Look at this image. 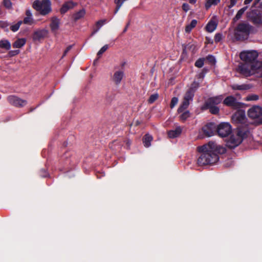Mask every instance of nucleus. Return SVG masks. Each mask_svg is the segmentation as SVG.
Masks as SVG:
<instances>
[{"instance_id": "nucleus-1", "label": "nucleus", "mask_w": 262, "mask_h": 262, "mask_svg": "<svg viewBox=\"0 0 262 262\" xmlns=\"http://www.w3.org/2000/svg\"><path fill=\"white\" fill-rule=\"evenodd\" d=\"M198 151L200 156L198 159V164L200 166L212 165L219 160V154L225 152V149L218 145L215 142L210 141L208 144L199 146Z\"/></svg>"}, {"instance_id": "nucleus-2", "label": "nucleus", "mask_w": 262, "mask_h": 262, "mask_svg": "<svg viewBox=\"0 0 262 262\" xmlns=\"http://www.w3.org/2000/svg\"><path fill=\"white\" fill-rule=\"evenodd\" d=\"M253 27L248 23H242L237 25L234 30V36L237 41L247 39Z\"/></svg>"}, {"instance_id": "nucleus-3", "label": "nucleus", "mask_w": 262, "mask_h": 262, "mask_svg": "<svg viewBox=\"0 0 262 262\" xmlns=\"http://www.w3.org/2000/svg\"><path fill=\"white\" fill-rule=\"evenodd\" d=\"M33 7L43 16L48 14L52 11L51 2L50 0H36L33 4Z\"/></svg>"}, {"instance_id": "nucleus-4", "label": "nucleus", "mask_w": 262, "mask_h": 262, "mask_svg": "<svg viewBox=\"0 0 262 262\" xmlns=\"http://www.w3.org/2000/svg\"><path fill=\"white\" fill-rule=\"evenodd\" d=\"M232 132L231 125L227 122H222L217 125V133L222 138L228 136Z\"/></svg>"}, {"instance_id": "nucleus-5", "label": "nucleus", "mask_w": 262, "mask_h": 262, "mask_svg": "<svg viewBox=\"0 0 262 262\" xmlns=\"http://www.w3.org/2000/svg\"><path fill=\"white\" fill-rule=\"evenodd\" d=\"M223 104L233 110H237L242 107V103L238 102L236 98L233 96H229L225 98Z\"/></svg>"}, {"instance_id": "nucleus-6", "label": "nucleus", "mask_w": 262, "mask_h": 262, "mask_svg": "<svg viewBox=\"0 0 262 262\" xmlns=\"http://www.w3.org/2000/svg\"><path fill=\"white\" fill-rule=\"evenodd\" d=\"M258 53L256 51L243 52L240 54L241 59L247 63H253L257 59Z\"/></svg>"}, {"instance_id": "nucleus-7", "label": "nucleus", "mask_w": 262, "mask_h": 262, "mask_svg": "<svg viewBox=\"0 0 262 262\" xmlns=\"http://www.w3.org/2000/svg\"><path fill=\"white\" fill-rule=\"evenodd\" d=\"M7 100L10 104L17 107H22L27 104V100L20 99L14 95L8 96Z\"/></svg>"}, {"instance_id": "nucleus-8", "label": "nucleus", "mask_w": 262, "mask_h": 262, "mask_svg": "<svg viewBox=\"0 0 262 262\" xmlns=\"http://www.w3.org/2000/svg\"><path fill=\"white\" fill-rule=\"evenodd\" d=\"M217 125L214 122H209L203 127V131L205 135L211 137L217 133Z\"/></svg>"}, {"instance_id": "nucleus-9", "label": "nucleus", "mask_w": 262, "mask_h": 262, "mask_svg": "<svg viewBox=\"0 0 262 262\" xmlns=\"http://www.w3.org/2000/svg\"><path fill=\"white\" fill-rule=\"evenodd\" d=\"M248 115L252 119L259 118L262 115V107L259 106H253L249 110Z\"/></svg>"}, {"instance_id": "nucleus-10", "label": "nucleus", "mask_w": 262, "mask_h": 262, "mask_svg": "<svg viewBox=\"0 0 262 262\" xmlns=\"http://www.w3.org/2000/svg\"><path fill=\"white\" fill-rule=\"evenodd\" d=\"M250 17L254 24L256 25H262V14L258 10L252 11Z\"/></svg>"}, {"instance_id": "nucleus-11", "label": "nucleus", "mask_w": 262, "mask_h": 262, "mask_svg": "<svg viewBox=\"0 0 262 262\" xmlns=\"http://www.w3.org/2000/svg\"><path fill=\"white\" fill-rule=\"evenodd\" d=\"M245 112L242 110L237 111L232 116V122L235 123H242L245 119Z\"/></svg>"}, {"instance_id": "nucleus-12", "label": "nucleus", "mask_w": 262, "mask_h": 262, "mask_svg": "<svg viewBox=\"0 0 262 262\" xmlns=\"http://www.w3.org/2000/svg\"><path fill=\"white\" fill-rule=\"evenodd\" d=\"M77 5V3L72 1L65 2L60 9V12L61 14H65L68 10L74 8Z\"/></svg>"}, {"instance_id": "nucleus-13", "label": "nucleus", "mask_w": 262, "mask_h": 262, "mask_svg": "<svg viewBox=\"0 0 262 262\" xmlns=\"http://www.w3.org/2000/svg\"><path fill=\"white\" fill-rule=\"evenodd\" d=\"M243 140L242 138H239L237 136L234 137L231 136L229 140L227 143V146L230 149H234L235 147L239 145Z\"/></svg>"}, {"instance_id": "nucleus-14", "label": "nucleus", "mask_w": 262, "mask_h": 262, "mask_svg": "<svg viewBox=\"0 0 262 262\" xmlns=\"http://www.w3.org/2000/svg\"><path fill=\"white\" fill-rule=\"evenodd\" d=\"M222 95L210 97L205 101L204 105L207 107H209L210 105L216 106L222 102Z\"/></svg>"}, {"instance_id": "nucleus-15", "label": "nucleus", "mask_w": 262, "mask_h": 262, "mask_svg": "<svg viewBox=\"0 0 262 262\" xmlns=\"http://www.w3.org/2000/svg\"><path fill=\"white\" fill-rule=\"evenodd\" d=\"M124 76V70H116L112 77V81L116 85H119Z\"/></svg>"}, {"instance_id": "nucleus-16", "label": "nucleus", "mask_w": 262, "mask_h": 262, "mask_svg": "<svg viewBox=\"0 0 262 262\" xmlns=\"http://www.w3.org/2000/svg\"><path fill=\"white\" fill-rule=\"evenodd\" d=\"M60 24V20L56 16H53L51 18V23L50 27L52 32L56 33L58 30Z\"/></svg>"}, {"instance_id": "nucleus-17", "label": "nucleus", "mask_w": 262, "mask_h": 262, "mask_svg": "<svg viewBox=\"0 0 262 262\" xmlns=\"http://www.w3.org/2000/svg\"><path fill=\"white\" fill-rule=\"evenodd\" d=\"M48 31L45 29L37 30L33 33V39L35 40H39L45 38L48 35Z\"/></svg>"}, {"instance_id": "nucleus-18", "label": "nucleus", "mask_w": 262, "mask_h": 262, "mask_svg": "<svg viewBox=\"0 0 262 262\" xmlns=\"http://www.w3.org/2000/svg\"><path fill=\"white\" fill-rule=\"evenodd\" d=\"M248 131L246 127L238 126L237 127L236 135L239 138H242V140L247 136Z\"/></svg>"}, {"instance_id": "nucleus-19", "label": "nucleus", "mask_w": 262, "mask_h": 262, "mask_svg": "<svg viewBox=\"0 0 262 262\" xmlns=\"http://www.w3.org/2000/svg\"><path fill=\"white\" fill-rule=\"evenodd\" d=\"M182 128L180 126L177 127L174 130H171L168 132V136L170 138H174L181 135Z\"/></svg>"}, {"instance_id": "nucleus-20", "label": "nucleus", "mask_w": 262, "mask_h": 262, "mask_svg": "<svg viewBox=\"0 0 262 262\" xmlns=\"http://www.w3.org/2000/svg\"><path fill=\"white\" fill-rule=\"evenodd\" d=\"M201 109L202 110H209V112L213 115H217L220 112L219 107L215 105H210L209 107H207L205 105H203Z\"/></svg>"}, {"instance_id": "nucleus-21", "label": "nucleus", "mask_w": 262, "mask_h": 262, "mask_svg": "<svg viewBox=\"0 0 262 262\" xmlns=\"http://www.w3.org/2000/svg\"><path fill=\"white\" fill-rule=\"evenodd\" d=\"M194 94L192 89H188L184 95L183 100L189 102L193 100Z\"/></svg>"}, {"instance_id": "nucleus-22", "label": "nucleus", "mask_w": 262, "mask_h": 262, "mask_svg": "<svg viewBox=\"0 0 262 262\" xmlns=\"http://www.w3.org/2000/svg\"><path fill=\"white\" fill-rule=\"evenodd\" d=\"M85 14V11L84 9H82L79 11L76 12L73 15V18L75 21L82 18Z\"/></svg>"}, {"instance_id": "nucleus-23", "label": "nucleus", "mask_w": 262, "mask_h": 262, "mask_svg": "<svg viewBox=\"0 0 262 262\" xmlns=\"http://www.w3.org/2000/svg\"><path fill=\"white\" fill-rule=\"evenodd\" d=\"M26 42L25 38H19L14 42L12 46L14 48H20L25 45Z\"/></svg>"}, {"instance_id": "nucleus-24", "label": "nucleus", "mask_w": 262, "mask_h": 262, "mask_svg": "<svg viewBox=\"0 0 262 262\" xmlns=\"http://www.w3.org/2000/svg\"><path fill=\"white\" fill-rule=\"evenodd\" d=\"M180 114L179 118V120L182 122H185L191 116V114L189 111H184Z\"/></svg>"}, {"instance_id": "nucleus-25", "label": "nucleus", "mask_w": 262, "mask_h": 262, "mask_svg": "<svg viewBox=\"0 0 262 262\" xmlns=\"http://www.w3.org/2000/svg\"><path fill=\"white\" fill-rule=\"evenodd\" d=\"M152 140V137L148 134H146L143 138V142L145 147H148L150 146V142Z\"/></svg>"}, {"instance_id": "nucleus-26", "label": "nucleus", "mask_w": 262, "mask_h": 262, "mask_svg": "<svg viewBox=\"0 0 262 262\" xmlns=\"http://www.w3.org/2000/svg\"><path fill=\"white\" fill-rule=\"evenodd\" d=\"M231 88L234 90H247L250 89V86L248 84H241L238 85L234 84L231 85Z\"/></svg>"}, {"instance_id": "nucleus-27", "label": "nucleus", "mask_w": 262, "mask_h": 262, "mask_svg": "<svg viewBox=\"0 0 262 262\" xmlns=\"http://www.w3.org/2000/svg\"><path fill=\"white\" fill-rule=\"evenodd\" d=\"M0 48L9 50L11 48V43L9 40L2 39L0 40Z\"/></svg>"}, {"instance_id": "nucleus-28", "label": "nucleus", "mask_w": 262, "mask_h": 262, "mask_svg": "<svg viewBox=\"0 0 262 262\" xmlns=\"http://www.w3.org/2000/svg\"><path fill=\"white\" fill-rule=\"evenodd\" d=\"M189 104V102L183 100L182 103L177 110L178 113L180 114L184 111H187L186 110L188 107Z\"/></svg>"}, {"instance_id": "nucleus-29", "label": "nucleus", "mask_w": 262, "mask_h": 262, "mask_svg": "<svg viewBox=\"0 0 262 262\" xmlns=\"http://www.w3.org/2000/svg\"><path fill=\"white\" fill-rule=\"evenodd\" d=\"M196 24L197 20L196 19L192 20L190 24L185 27V32L188 33H190L192 29H193L196 26Z\"/></svg>"}, {"instance_id": "nucleus-30", "label": "nucleus", "mask_w": 262, "mask_h": 262, "mask_svg": "<svg viewBox=\"0 0 262 262\" xmlns=\"http://www.w3.org/2000/svg\"><path fill=\"white\" fill-rule=\"evenodd\" d=\"M216 24L213 21H209L206 26V31L208 32H212L215 30Z\"/></svg>"}, {"instance_id": "nucleus-31", "label": "nucleus", "mask_w": 262, "mask_h": 262, "mask_svg": "<svg viewBox=\"0 0 262 262\" xmlns=\"http://www.w3.org/2000/svg\"><path fill=\"white\" fill-rule=\"evenodd\" d=\"M220 2V0H206L205 8L208 9L212 5H217Z\"/></svg>"}, {"instance_id": "nucleus-32", "label": "nucleus", "mask_w": 262, "mask_h": 262, "mask_svg": "<svg viewBox=\"0 0 262 262\" xmlns=\"http://www.w3.org/2000/svg\"><path fill=\"white\" fill-rule=\"evenodd\" d=\"M246 9L247 7H244L239 10L233 18L234 21H235L241 18L242 15L244 14V12L246 11Z\"/></svg>"}, {"instance_id": "nucleus-33", "label": "nucleus", "mask_w": 262, "mask_h": 262, "mask_svg": "<svg viewBox=\"0 0 262 262\" xmlns=\"http://www.w3.org/2000/svg\"><path fill=\"white\" fill-rule=\"evenodd\" d=\"M105 22V20H100L98 21L96 23V26L98 27V28L97 29L94 30L93 31L91 35H94L98 31V30L100 29V28L103 25V24H104Z\"/></svg>"}, {"instance_id": "nucleus-34", "label": "nucleus", "mask_w": 262, "mask_h": 262, "mask_svg": "<svg viewBox=\"0 0 262 262\" xmlns=\"http://www.w3.org/2000/svg\"><path fill=\"white\" fill-rule=\"evenodd\" d=\"M23 21L21 20L18 21L16 24L13 25L10 27V30L14 32H16L19 29Z\"/></svg>"}, {"instance_id": "nucleus-35", "label": "nucleus", "mask_w": 262, "mask_h": 262, "mask_svg": "<svg viewBox=\"0 0 262 262\" xmlns=\"http://www.w3.org/2000/svg\"><path fill=\"white\" fill-rule=\"evenodd\" d=\"M204 58H200L198 59L195 62L194 66L199 68L203 67L204 64Z\"/></svg>"}, {"instance_id": "nucleus-36", "label": "nucleus", "mask_w": 262, "mask_h": 262, "mask_svg": "<svg viewBox=\"0 0 262 262\" xmlns=\"http://www.w3.org/2000/svg\"><path fill=\"white\" fill-rule=\"evenodd\" d=\"M159 97V95L158 94H154L149 97L148 99V102L150 104L154 103Z\"/></svg>"}, {"instance_id": "nucleus-37", "label": "nucleus", "mask_w": 262, "mask_h": 262, "mask_svg": "<svg viewBox=\"0 0 262 262\" xmlns=\"http://www.w3.org/2000/svg\"><path fill=\"white\" fill-rule=\"evenodd\" d=\"M3 4L6 8L8 9H12V4L10 0H4L3 2Z\"/></svg>"}, {"instance_id": "nucleus-38", "label": "nucleus", "mask_w": 262, "mask_h": 262, "mask_svg": "<svg viewBox=\"0 0 262 262\" xmlns=\"http://www.w3.org/2000/svg\"><path fill=\"white\" fill-rule=\"evenodd\" d=\"M108 46L107 45H105L102 47L97 53V56L98 58H99L101 55L108 49Z\"/></svg>"}, {"instance_id": "nucleus-39", "label": "nucleus", "mask_w": 262, "mask_h": 262, "mask_svg": "<svg viewBox=\"0 0 262 262\" xmlns=\"http://www.w3.org/2000/svg\"><path fill=\"white\" fill-rule=\"evenodd\" d=\"M258 98V95L256 94H251L247 96L246 100L248 101H255L257 100Z\"/></svg>"}, {"instance_id": "nucleus-40", "label": "nucleus", "mask_w": 262, "mask_h": 262, "mask_svg": "<svg viewBox=\"0 0 262 262\" xmlns=\"http://www.w3.org/2000/svg\"><path fill=\"white\" fill-rule=\"evenodd\" d=\"M206 60L208 61V62L211 64H214L215 63V57L211 55H208L207 57H206Z\"/></svg>"}, {"instance_id": "nucleus-41", "label": "nucleus", "mask_w": 262, "mask_h": 262, "mask_svg": "<svg viewBox=\"0 0 262 262\" xmlns=\"http://www.w3.org/2000/svg\"><path fill=\"white\" fill-rule=\"evenodd\" d=\"M223 38V34L221 33H217L215 35L214 41L218 43L221 41Z\"/></svg>"}, {"instance_id": "nucleus-42", "label": "nucleus", "mask_w": 262, "mask_h": 262, "mask_svg": "<svg viewBox=\"0 0 262 262\" xmlns=\"http://www.w3.org/2000/svg\"><path fill=\"white\" fill-rule=\"evenodd\" d=\"M178 102V98L176 97H173L170 102V107L171 108H173Z\"/></svg>"}, {"instance_id": "nucleus-43", "label": "nucleus", "mask_w": 262, "mask_h": 262, "mask_svg": "<svg viewBox=\"0 0 262 262\" xmlns=\"http://www.w3.org/2000/svg\"><path fill=\"white\" fill-rule=\"evenodd\" d=\"M22 21L25 24L31 25L33 23V18L31 17H25Z\"/></svg>"}, {"instance_id": "nucleus-44", "label": "nucleus", "mask_w": 262, "mask_h": 262, "mask_svg": "<svg viewBox=\"0 0 262 262\" xmlns=\"http://www.w3.org/2000/svg\"><path fill=\"white\" fill-rule=\"evenodd\" d=\"M199 84L197 82H194L193 83L191 84V87L189 89H192L193 93L194 94L195 91L199 88Z\"/></svg>"}, {"instance_id": "nucleus-45", "label": "nucleus", "mask_w": 262, "mask_h": 262, "mask_svg": "<svg viewBox=\"0 0 262 262\" xmlns=\"http://www.w3.org/2000/svg\"><path fill=\"white\" fill-rule=\"evenodd\" d=\"M239 69L241 73H244V74H247V73H249V72H250L248 69L245 68V66H244V65L239 67Z\"/></svg>"}, {"instance_id": "nucleus-46", "label": "nucleus", "mask_w": 262, "mask_h": 262, "mask_svg": "<svg viewBox=\"0 0 262 262\" xmlns=\"http://www.w3.org/2000/svg\"><path fill=\"white\" fill-rule=\"evenodd\" d=\"M182 8L184 11H185V12H187L189 10L190 6L187 3H183L182 6Z\"/></svg>"}, {"instance_id": "nucleus-47", "label": "nucleus", "mask_w": 262, "mask_h": 262, "mask_svg": "<svg viewBox=\"0 0 262 262\" xmlns=\"http://www.w3.org/2000/svg\"><path fill=\"white\" fill-rule=\"evenodd\" d=\"M19 53V50H11L9 51V54L10 56H15Z\"/></svg>"}, {"instance_id": "nucleus-48", "label": "nucleus", "mask_w": 262, "mask_h": 262, "mask_svg": "<svg viewBox=\"0 0 262 262\" xmlns=\"http://www.w3.org/2000/svg\"><path fill=\"white\" fill-rule=\"evenodd\" d=\"M48 175V173L47 172V171L44 169H41L40 170V176L42 177H47Z\"/></svg>"}, {"instance_id": "nucleus-49", "label": "nucleus", "mask_w": 262, "mask_h": 262, "mask_svg": "<svg viewBox=\"0 0 262 262\" xmlns=\"http://www.w3.org/2000/svg\"><path fill=\"white\" fill-rule=\"evenodd\" d=\"M73 46V45H70L66 48V49L64 50V51L63 52L62 58H63L64 56H65L67 54V53L71 50Z\"/></svg>"}, {"instance_id": "nucleus-50", "label": "nucleus", "mask_w": 262, "mask_h": 262, "mask_svg": "<svg viewBox=\"0 0 262 262\" xmlns=\"http://www.w3.org/2000/svg\"><path fill=\"white\" fill-rule=\"evenodd\" d=\"M126 63L125 61L122 62L121 63V64H120V68H121L120 70H124V67L126 65ZM114 69L115 70H120L119 67H118V66H115Z\"/></svg>"}, {"instance_id": "nucleus-51", "label": "nucleus", "mask_w": 262, "mask_h": 262, "mask_svg": "<svg viewBox=\"0 0 262 262\" xmlns=\"http://www.w3.org/2000/svg\"><path fill=\"white\" fill-rule=\"evenodd\" d=\"M9 26V24L7 21H0V27L2 28H5Z\"/></svg>"}, {"instance_id": "nucleus-52", "label": "nucleus", "mask_w": 262, "mask_h": 262, "mask_svg": "<svg viewBox=\"0 0 262 262\" xmlns=\"http://www.w3.org/2000/svg\"><path fill=\"white\" fill-rule=\"evenodd\" d=\"M236 1L237 0H230V5L228 6L229 8H231L235 6L236 3Z\"/></svg>"}, {"instance_id": "nucleus-53", "label": "nucleus", "mask_w": 262, "mask_h": 262, "mask_svg": "<svg viewBox=\"0 0 262 262\" xmlns=\"http://www.w3.org/2000/svg\"><path fill=\"white\" fill-rule=\"evenodd\" d=\"M26 17H32V13H31V12H30V11L29 10H27L26 11Z\"/></svg>"}, {"instance_id": "nucleus-54", "label": "nucleus", "mask_w": 262, "mask_h": 262, "mask_svg": "<svg viewBox=\"0 0 262 262\" xmlns=\"http://www.w3.org/2000/svg\"><path fill=\"white\" fill-rule=\"evenodd\" d=\"M206 39L208 43L212 44L213 42V40H210L208 37H206Z\"/></svg>"}, {"instance_id": "nucleus-55", "label": "nucleus", "mask_w": 262, "mask_h": 262, "mask_svg": "<svg viewBox=\"0 0 262 262\" xmlns=\"http://www.w3.org/2000/svg\"><path fill=\"white\" fill-rule=\"evenodd\" d=\"M129 25V23H128L125 27L124 28V29H123V33H125L127 31Z\"/></svg>"}, {"instance_id": "nucleus-56", "label": "nucleus", "mask_w": 262, "mask_h": 262, "mask_svg": "<svg viewBox=\"0 0 262 262\" xmlns=\"http://www.w3.org/2000/svg\"><path fill=\"white\" fill-rule=\"evenodd\" d=\"M253 0H245L244 4L245 5L249 4Z\"/></svg>"}, {"instance_id": "nucleus-57", "label": "nucleus", "mask_w": 262, "mask_h": 262, "mask_svg": "<svg viewBox=\"0 0 262 262\" xmlns=\"http://www.w3.org/2000/svg\"><path fill=\"white\" fill-rule=\"evenodd\" d=\"M189 3L191 4H194L197 0H188Z\"/></svg>"}, {"instance_id": "nucleus-58", "label": "nucleus", "mask_w": 262, "mask_h": 262, "mask_svg": "<svg viewBox=\"0 0 262 262\" xmlns=\"http://www.w3.org/2000/svg\"><path fill=\"white\" fill-rule=\"evenodd\" d=\"M69 156H70L69 152H66L65 154L63 156V158H66Z\"/></svg>"}, {"instance_id": "nucleus-59", "label": "nucleus", "mask_w": 262, "mask_h": 262, "mask_svg": "<svg viewBox=\"0 0 262 262\" xmlns=\"http://www.w3.org/2000/svg\"><path fill=\"white\" fill-rule=\"evenodd\" d=\"M126 144L127 146H130V144H131V141L130 140H126Z\"/></svg>"}, {"instance_id": "nucleus-60", "label": "nucleus", "mask_w": 262, "mask_h": 262, "mask_svg": "<svg viewBox=\"0 0 262 262\" xmlns=\"http://www.w3.org/2000/svg\"><path fill=\"white\" fill-rule=\"evenodd\" d=\"M193 46V45H189V44H188V45H187V46H188V48H190H190H192V47Z\"/></svg>"}, {"instance_id": "nucleus-61", "label": "nucleus", "mask_w": 262, "mask_h": 262, "mask_svg": "<svg viewBox=\"0 0 262 262\" xmlns=\"http://www.w3.org/2000/svg\"><path fill=\"white\" fill-rule=\"evenodd\" d=\"M97 60V59H95V60L94 61V64L95 63V62H96Z\"/></svg>"}, {"instance_id": "nucleus-62", "label": "nucleus", "mask_w": 262, "mask_h": 262, "mask_svg": "<svg viewBox=\"0 0 262 262\" xmlns=\"http://www.w3.org/2000/svg\"><path fill=\"white\" fill-rule=\"evenodd\" d=\"M33 110H34L33 108H31V110H30V112L33 111Z\"/></svg>"}, {"instance_id": "nucleus-63", "label": "nucleus", "mask_w": 262, "mask_h": 262, "mask_svg": "<svg viewBox=\"0 0 262 262\" xmlns=\"http://www.w3.org/2000/svg\"><path fill=\"white\" fill-rule=\"evenodd\" d=\"M261 7L262 8V2L260 4Z\"/></svg>"}, {"instance_id": "nucleus-64", "label": "nucleus", "mask_w": 262, "mask_h": 262, "mask_svg": "<svg viewBox=\"0 0 262 262\" xmlns=\"http://www.w3.org/2000/svg\"><path fill=\"white\" fill-rule=\"evenodd\" d=\"M261 0H257V2H259V1H260Z\"/></svg>"}]
</instances>
